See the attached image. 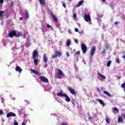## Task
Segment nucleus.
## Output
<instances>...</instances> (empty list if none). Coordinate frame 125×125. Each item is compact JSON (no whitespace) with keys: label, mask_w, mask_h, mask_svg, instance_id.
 Here are the masks:
<instances>
[{"label":"nucleus","mask_w":125,"mask_h":125,"mask_svg":"<svg viewBox=\"0 0 125 125\" xmlns=\"http://www.w3.org/2000/svg\"><path fill=\"white\" fill-rule=\"evenodd\" d=\"M58 73L57 74V77L58 79H61L62 78V76H64V73H63V72L61 71L60 69H58Z\"/></svg>","instance_id":"20e7f679"},{"label":"nucleus","mask_w":125,"mask_h":125,"mask_svg":"<svg viewBox=\"0 0 125 125\" xmlns=\"http://www.w3.org/2000/svg\"><path fill=\"white\" fill-rule=\"evenodd\" d=\"M75 32H79V29L78 28H75Z\"/></svg>","instance_id":"37998d69"},{"label":"nucleus","mask_w":125,"mask_h":125,"mask_svg":"<svg viewBox=\"0 0 125 125\" xmlns=\"http://www.w3.org/2000/svg\"><path fill=\"white\" fill-rule=\"evenodd\" d=\"M116 62H117L118 64H120V59H119V58H116Z\"/></svg>","instance_id":"c756f323"},{"label":"nucleus","mask_w":125,"mask_h":125,"mask_svg":"<svg viewBox=\"0 0 125 125\" xmlns=\"http://www.w3.org/2000/svg\"><path fill=\"white\" fill-rule=\"evenodd\" d=\"M70 44H71V40L68 39L67 40V42H66V45L67 46H70Z\"/></svg>","instance_id":"4be33fe9"},{"label":"nucleus","mask_w":125,"mask_h":125,"mask_svg":"<svg viewBox=\"0 0 125 125\" xmlns=\"http://www.w3.org/2000/svg\"><path fill=\"white\" fill-rule=\"evenodd\" d=\"M9 37L12 38L13 37H16V32L15 31H12L9 33Z\"/></svg>","instance_id":"0eeeda50"},{"label":"nucleus","mask_w":125,"mask_h":125,"mask_svg":"<svg viewBox=\"0 0 125 125\" xmlns=\"http://www.w3.org/2000/svg\"><path fill=\"white\" fill-rule=\"evenodd\" d=\"M102 0L104 2V1H105V0Z\"/></svg>","instance_id":"4d7b16f0"},{"label":"nucleus","mask_w":125,"mask_h":125,"mask_svg":"<svg viewBox=\"0 0 125 125\" xmlns=\"http://www.w3.org/2000/svg\"><path fill=\"white\" fill-rule=\"evenodd\" d=\"M73 19H74V20H77V14H74L73 15Z\"/></svg>","instance_id":"c85d7f7f"},{"label":"nucleus","mask_w":125,"mask_h":125,"mask_svg":"<svg viewBox=\"0 0 125 125\" xmlns=\"http://www.w3.org/2000/svg\"><path fill=\"white\" fill-rule=\"evenodd\" d=\"M122 117H124V119H125V115H122Z\"/></svg>","instance_id":"3c124183"},{"label":"nucleus","mask_w":125,"mask_h":125,"mask_svg":"<svg viewBox=\"0 0 125 125\" xmlns=\"http://www.w3.org/2000/svg\"><path fill=\"white\" fill-rule=\"evenodd\" d=\"M43 60H44V62H47V57H46V54H44Z\"/></svg>","instance_id":"aec40b11"},{"label":"nucleus","mask_w":125,"mask_h":125,"mask_svg":"<svg viewBox=\"0 0 125 125\" xmlns=\"http://www.w3.org/2000/svg\"><path fill=\"white\" fill-rule=\"evenodd\" d=\"M97 89L98 92H99V93H100V92H101L100 89H99V88H97Z\"/></svg>","instance_id":"ea45409f"},{"label":"nucleus","mask_w":125,"mask_h":125,"mask_svg":"<svg viewBox=\"0 0 125 125\" xmlns=\"http://www.w3.org/2000/svg\"><path fill=\"white\" fill-rule=\"evenodd\" d=\"M102 54H104L106 53V50L104 49L103 52H102Z\"/></svg>","instance_id":"72a5a7b5"},{"label":"nucleus","mask_w":125,"mask_h":125,"mask_svg":"<svg viewBox=\"0 0 125 125\" xmlns=\"http://www.w3.org/2000/svg\"><path fill=\"white\" fill-rule=\"evenodd\" d=\"M83 0H81V1H80L79 3H78V4H77V5H76V7H80V6H81V5H82V4H83Z\"/></svg>","instance_id":"2eb2a0df"},{"label":"nucleus","mask_w":125,"mask_h":125,"mask_svg":"<svg viewBox=\"0 0 125 125\" xmlns=\"http://www.w3.org/2000/svg\"><path fill=\"white\" fill-rule=\"evenodd\" d=\"M111 61H109L108 62H107V64H106V66H107V67H110V65H111Z\"/></svg>","instance_id":"cd10ccee"},{"label":"nucleus","mask_w":125,"mask_h":125,"mask_svg":"<svg viewBox=\"0 0 125 125\" xmlns=\"http://www.w3.org/2000/svg\"><path fill=\"white\" fill-rule=\"evenodd\" d=\"M122 87H125V83H124L121 85Z\"/></svg>","instance_id":"e433bc0d"},{"label":"nucleus","mask_w":125,"mask_h":125,"mask_svg":"<svg viewBox=\"0 0 125 125\" xmlns=\"http://www.w3.org/2000/svg\"><path fill=\"white\" fill-rule=\"evenodd\" d=\"M105 48H106V49H108V48H109V45H106L105 46Z\"/></svg>","instance_id":"49530a36"},{"label":"nucleus","mask_w":125,"mask_h":125,"mask_svg":"<svg viewBox=\"0 0 125 125\" xmlns=\"http://www.w3.org/2000/svg\"><path fill=\"white\" fill-rule=\"evenodd\" d=\"M68 33L69 34H71L72 33V31H71V30H68Z\"/></svg>","instance_id":"a18cd8bd"},{"label":"nucleus","mask_w":125,"mask_h":125,"mask_svg":"<svg viewBox=\"0 0 125 125\" xmlns=\"http://www.w3.org/2000/svg\"><path fill=\"white\" fill-rule=\"evenodd\" d=\"M25 17L26 18H29V12L27 10H25Z\"/></svg>","instance_id":"b1692460"},{"label":"nucleus","mask_w":125,"mask_h":125,"mask_svg":"<svg viewBox=\"0 0 125 125\" xmlns=\"http://www.w3.org/2000/svg\"><path fill=\"white\" fill-rule=\"evenodd\" d=\"M115 25H118V22H115Z\"/></svg>","instance_id":"8fccbe9b"},{"label":"nucleus","mask_w":125,"mask_h":125,"mask_svg":"<svg viewBox=\"0 0 125 125\" xmlns=\"http://www.w3.org/2000/svg\"><path fill=\"white\" fill-rule=\"evenodd\" d=\"M52 18L54 19L55 22H57V21H58V20H57V18H56V17H55L53 14H52Z\"/></svg>","instance_id":"6ab92c4d"},{"label":"nucleus","mask_w":125,"mask_h":125,"mask_svg":"<svg viewBox=\"0 0 125 125\" xmlns=\"http://www.w3.org/2000/svg\"><path fill=\"white\" fill-rule=\"evenodd\" d=\"M78 26H81V24H78Z\"/></svg>","instance_id":"13d9d810"},{"label":"nucleus","mask_w":125,"mask_h":125,"mask_svg":"<svg viewBox=\"0 0 125 125\" xmlns=\"http://www.w3.org/2000/svg\"><path fill=\"white\" fill-rule=\"evenodd\" d=\"M81 47L83 51V54L85 53V52H86V49H87V48L86 47V46H85V44H84V43H82Z\"/></svg>","instance_id":"423d86ee"},{"label":"nucleus","mask_w":125,"mask_h":125,"mask_svg":"<svg viewBox=\"0 0 125 125\" xmlns=\"http://www.w3.org/2000/svg\"><path fill=\"white\" fill-rule=\"evenodd\" d=\"M57 28H59V25H57Z\"/></svg>","instance_id":"6e6d98bb"},{"label":"nucleus","mask_w":125,"mask_h":125,"mask_svg":"<svg viewBox=\"0 0 125 125\" xmlns=\"http://www.w3.org/2000/svg\"><path fill=\"white\" fill-rule=\"evenodd\" d=\"M123 116L119 117L118 118V122L119 123H123Z\"/></svg>","instance_id":"412c9836"},{"label":"nucleus","mask_w":125,"mask_h":125,"mask_svg":"<svg viewBox=\"0 0 125 125\" xmlns=\"http://www.w3.org/2000/svg\"><path fill=\"white\" fill-rule=\"evenodd\" d=\"M38 54V51L37 50H34V51L33 53V59H36V56H37V55Z\"/></svg>","instance_id":"f8f14e48"},{"label":"nucleus","mask_w":125,"mask_h":125,"mask_svg":"<svg viewBox=\"0 0 125 125\" xmlns=\"http://www.w3.org/2000/svg\"><path fill=\"white\" fill-rule=\"evenodd\" d=\"M83 18L86 22H88V23H90V22H91V19L90 18V16H89V15L85 14Z\"/></svg>","instance_id":"f03ea898"},{"label":"nucleus","mask_w":125,"mask_h":125,"mask_svg":"<svg viewBox=\"0 0 125 125\" xmlns=\"http://www.w3.org/2000/svg\"><path fill=\"white\" fill-rule=\"evenodd\" d=\"M2 113H3V111H2V110H0V115H2Z\"/></svg>","instance_id":"c03bdc74"},{"label":"nucleus","mask_w":125,"mask_h":125,"mask_svg":"<svg viewBox=\"0 0 125 125\" xmlns=\"http://www.w3.org/2000/svg\"><path fill=\"white\" fill-rule=\"evenodd\" d=\"M101 89H102V88H102V87H101Z\"/></svg>","instance_id":"680f3d73"},{"label":"nucleus","mask_w":125,"mask_h":125,"mask_svg":"<svg viewBox=\"0 0 125 125\" xmlns=\"http://www.w3.org/2000/svg\"><path fill=\"white\" fill-rule=\"evenodd\" d=\"M27 125V122H25L24 121L22 122L21 123V125Z\"/></svg>","instance_id":"2f4dec72"},{"label":"nucleus","mask_w":125,"mask_h":125,"mask_svg":"<svg viewBox=\"0 0 125 125\" xmlns=\"http://www.w3.org/2000/svg\"><path fill=\"white\" fill-rule=\"evenodd\" d=\"M83 33H84L83 31L79 32V34H80V35H83Z\"/></svg>","instance_id":"f704fd0d"},{"label":"nucleus","mask_w":125,"mask_h":125,"mask_svg":"<svg viewBox=\"0 0 125 125\" xmlns=\"http://www.w3.org/2000/svg\"><path fill=\"white\" fill-rule=\"evenodd\" d=\"M76 55H80V51H78L76 52Z\"/></svg>","instance_id":"58836bf2"},{"label":"nucleus","mask_w":125,"mask_h":125,"mask_svg":"<svg viewBox=\"0 0 125 125\" xmlns=\"http://www.w3.org/2000/svg\"><path fill=\"white\" fill-rule=\"evenodd\" d=\"M45 0H39V1L42 5H44V4H45Z\"/></svg>","instance_id":"dca6fc26"},{"label":"nucleus","mask_w":125,"mask_h":125,"mask_svg":"<svg viewBox=\"0 0 125 125\" xmlns=\"http://www.w3.org/2000/svg\"><path fill=\"white\" fill-rule=\"evenodd\" d=\"M22 17L20 18V20H22Z\"/></svg>","instance_id":"5fc2aeb1"},{"label":"nucleus","mask_w":125,"mask_h":125,"mask_svg":"<svg viewBox=\"0 0 125 125\" xmlns=\"http://www.w3.org/2000/svg\"><path fill=\"white\" fill-rule=\"evenodd\" d=\"M57 96H59V97H64L65 100L66 102H70V101H71V99H70V97L68 96V95L62 90H61L60 92L57 94Z\"/></svg>","instance_id":"f257e3e1"},{"label":"nucleus","mask_w":125,"mask_h":125,"mask_svg":"<svg viewBox=\"0 0 125 125\" xmlns=\"http://www.w3.org/2000/svg\"><path fill=\"white\" fill-rule=\"evenodd\" d=\"M31 71L32 72V73H34V74H35V75H38L39 74V72L37 71V70H35L34 69H31Z\"/></svg>","instance_id":"5701e85b"},{"label":"nucleus","mask_w":125,"mask_h":125,"mask_svg":"<svg viewBox=\"0 0 125 125\" xmlns=\"http://www.w3.org/2000/svg\"><path fill=\"white\" fill-rule=\"evenodd\" d=\"M124 90L125 92V87L124 88Z\"/></svg>","instance_id":"bf43d9fd"},{"label":"nucleus","mask_w":125,"mask_h":125,"mask_svg":"<svg viewBox=\"0 0 125 125\" xmlns=\"http://www.w3.org/2000/svg\"><path fill=\"white\" fill-rule=\"evenodd\" d=\"M15 70L16 71V72H19V73H21V72H22V68H21L20 66H17L15 68Z\"/></svg>","instance_id":"ddd939ff"},{"label":"nucleus","mask_w":125,"mask_h":125,"mask_svg":"<svg viewBox=\"0 0 125 125\" xmlns=\"http://www.w3.org/2000/svg\"><path fill=\"white\" fill-rule=\"evenodd\" d=\"M74 42L76 43H78V42H79V41L77 39H75Z\"/></svg>","instance_id":"c9c22d12"},{"label":"nucleus","mask_w":125,"mask_h":125,"mask_svg":"<svg viewBox=\"0 0 125 125\" xmlns=\"http://www.w3.org/2000/svg\"><path fill=\"white\" fill-rule=\"evenodd\" d=\"M22 36V33L19 32L18 34H16V38H18L19 37Z\"/></svg>","instance_id":"393cba45"},{"label":"nucleus","mask_w":125,"mask_h":125,"mask_svg":"<svg viewBox=\"0 0 125 125\" xmlns=\"http://www.w3.org/2000/svg\"><path fill=\"white\" fill-rule=\"evenodd\" d=\"M103 93H104V94H105L109 97H110V96H111V94H110V93H109L108 92H107V91H104L103 92Z\"/></svg>","instance_id":"a211bd4d"},{"label":"nucleus","mask_w":125,"mask_h":125,"mask_svg":"<svg viewBox=\"0 0 125 125\" xmlns=\"http://www.w3.org/2000/svg\"><path fill=\"white\" fill-rule=\"evenodd\" d=\"M14 125H18V122H16L14 123Z\"/></svg>","instance_id":"79ce46f5"},{"label":"nucleus","mask_w":125,"mask_h":125,"mask_svg":"<svg viewBox=\"0 0 125 125\" xmlns=\"http://www.w3.org/2000/svg\"><path fill=\"white\" fill-rule=\"evenodd\" d=\"M39 79L40 81H41V82H43V83H48V79L46 77H44L43 76H40L39 77Z\"/></svg>","instance_id":"39448f33"},{"label":"nucleus","mask_w":125,"mask_h":125,"mask_svg":"<svg viewBox=\"0 0 125 125\" xmlns=\"http://www.w3.org/2000/svg\"><path fill=\"white\" fill-rule=\"evenodd\" d=\"M4 14V11H0V17H2Z\"/></svg>","instance_id":"a878e982"},{"label":"nucleus","mask_w":125,"mask_h":125,"mask_svg":"<svg viewBox=\"0 0 125 125\" xmlns=\"http://www.w3.org/2000/svg\"><path fill=\"white\" fill-rule=\"evenodd\" d=\"M0 59H1L0 58Z\"/></svg>","instance_id":"e2e57ef3"},{"label":"nucleus","mask_w":125,"mask_h":125,"mask_svg":"<svg viewBox=\"0 0 125 125\" xmlns=\"http://www.w3.org/2000/svg\"><path fill=\"white\" fill-rule=\"evenodd\" d=\"M47 28H48L49 29H50V28H51V26H50L49 24H47Z\"/></svg>","instance_id":"4c0bfd02"},{"label":"nucleus","mask_w":125,"mask_h":125,"mask_svg":"<svg viewBox=\"0 0 125 125\" xmlns=\"http://www.w3.org/2000/svg\"><path fill=\"white\" fill-rule=\"evenodd\" d=\"M114 114H116V113H119V109L116 107H114L113 108Z\"/></svg>","instance_id":"f3484780"},{"label":"nucleus","mask_w":125,"mask_h":125,"mask_svg":"<svg viewBox=\"0 0 125 125\" xmlns=\"http://www.w3.org/2000/svg\"><path fill=\"white\" fill-rule=\"evenodd\" d=\"M62 6H63V7L66 8V4H65V3H62Z\"/></svg>","instance_id":"a19ab883"},{"label":"nucleus","mask_w":125,"mask_h":125,"mask_svg":"<svg viewBox=\"0 0 125 125\" xmlns=\"http://www.w3.org/2000/svg\"><path fill=\"white\" fill-rule=\"evenodd\" d=\"M3 0H0V4H3Z\"/></svg>","instance_id":"473e14b6"},{"label":"nucleus","mask_w":125,"mask_h":125,"mask_svg":"<svg viewBox=\"0 0 125 125\" xmlns=\"http://www.w3.org/2000/svg\"><path fill=\"white\" fill-rule=\"evenodd\" d=\"M98 78L100 80V81H103V80H106V77L105 76L101 74L100 72H97Z\"/></svg>","instance_id":"7ed1b4c3"},{"label":"nucleus","mask_w":125,"mask_h":125,"mask_svg":"<svg viewBox=\"0 0 125 125\" xmlns=\"http://www.w3.org/2000/svg\"><path fill=\"white\" fill-rule=\"evenodd\" d=\"M95 50H96L95 47H93L90 52L91 56H93V55H94V53H95Z\"/></svg>","instance_id":"9d476101"},{"label":"nucleus","mask_w":125,"mask_h":125,"mask_svg":"<svg viewBox=\"0 0 125 125\" xmlns=\"http://www.w3.org/2000/svg\"><path fill=\"white\" fill-rule=\"evenodd\" d=\"M2 122H3V123H4V119H2Z\"/></svg>","instance_id":"09e8293b"},{"label":"nucleus","mask_w":125,"mask_h":125,"mask_svg":"<svg viewBox=\"0 0 125 125\" xmlns=\"http://www.w3.org/2000/svg\"><path fill=\"white\" fill-rule=\"evenodd\" d=\"M62 55V54L60 52H55V55H52V58H56L57 56L60 57Z\"/></svg>","instance_id":"1a4fd4ad"},{"label":"nucleus","mask_w":125,"mask_h":125,"mask_svg":"<svg viewBox=\"0 0 125 125\" xmlns=\"http://www.w3.org/2000/svg\"><path fill=\"white\" fill-rule=\"evenodd\" d=\"M1 25H3V23L1 22Z\"/></svg>","instance_id":"052dcab7"},{"label":"nucleus","mask_w":125,"mask_h":125,"mask_svg":"<svg viewBox=\"0 0 125 125\" xmlns=\"http://www.w3.org/2000/svg\"><path fill=\"white\" fill-rule=\"evenodd\" d=\"M62 125H66V124H65V123H62Z\"/></svg>","instance_id":"864d4df0"},{"label":"nucleus","mask_w":125,"mask_h":125,"mask_svg":"<svg viewBox=\"0 0 125 125\" xmlns=\"http://www.w3.org/2000/svg\"><path fill=\"white\" fill-rule=\"evenodd\" d=\"M66 56H67V57H69V55L68 53H66Z\"/></svg>","instance_id":"de8ad7c7"},{"label":"nucleus","mask_w":125,"mask_h":125,"mask_svg":"<svg viewBox=\"0 0 125 125\" xmlns=\"http://www.w3.org/2000/svg\"><path fill=\"white\" fill-rule=\"evenodd\" d=\"M105 122L106 123H107V124H110V120L109 119H108L107 118H106L105 119Z\"/></svg>","instance_id":"7c9ffc66"},{"label":"nucleus","mask_w":125,"mask_h":125,"mask_svg":"<svg viewBox=\"0 0 125 125\" xmlns=\"http://www.w3.org/2000/svg\"><path fill=\"white\" fill-rule=\"evenodd\" d=\"M34 64L36 66H37L38 65V60L36 59H34Z\"/></svg>","instance_id":"bb28decb"},{"label":"nucleus","mask_w":125,"mask_h":125,"mask_svg":"<svg viewBox=\"0 0 125 125\" xmlns=\"http://www.w3.org/2000/svg\"><path fill=\"white\" fill-rule=\"evenodd\" d=\"M89 120H92V118H91V117H89Z\"/></svg>","instance_id":"603ef678"},{"label":"nucleus","mask_w":125,"mask_h":125,"mask_svg":"<svg viewBox=\"0 0 125 125\" xmlns=\"http://www.w3.org/2000/svg\"><path fill=\"white\" fill-rule=\"evenodd\" d=\"M68 89L72 94H73V95H76V91H75L72 87L69 86L68 87Z\"/></svg>","instance_id":"6e6552de"},{"label":"nucleus","mask_w":125,"mask_h":125,"mask_svg":"<svg viewBox=\"0 0 125 125\" xmlns=\"http://www.w3.org/2000/svg\"><path fill=\"white\" fill-rule=\"evenodd\" d=\"M7 118H9L10 117H16V114L13 112H9L7 114Z\"/></svg>","instance_id":"9b49d317"},{"label":"nucleus","mask_w":125,"mask_h":125,"mask_svg":"<svg viewBox=\"0 0 125 125\" xmlns=\"http://www.w3.org/2000/svg\"><path fill=\"white\" fill-rule=\"evenodd\" d=\"M97 101H99V102L100 104L103 105V107H104L105 106V104H104V102H103V100H100V99H98Z\"/></svg>","instance_id":"4468645a"}]
</instances>
